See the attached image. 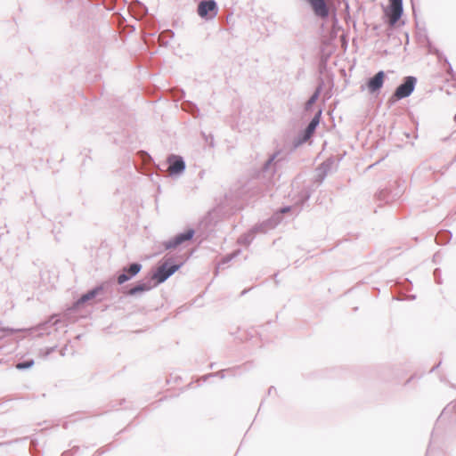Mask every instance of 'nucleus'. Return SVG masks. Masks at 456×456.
Segmentation results:
<instances>
[{"mask_svg": "<svg viewBox=\"0 0 456 456\" xmlns=\"http://www.w3.org/2000/svg\"><path fill=\"white\" fill-rule=\"evenodd\" d=\"M319 92L314 93V94L307 101L306 109L310 108L318 99Z\"/></svg>", "mask_w": 456, "mask_h": 456, "instance_id": "4468645a", "label": "nucleus"}, {"mask_svg": "<svg viewBox=\"0 0 456 456\" xmlns=\"http://www.w3.org/2000/svg\"><path fill=\"white\" fill-rule=\"evenodd\" d=\"M384 80H385V73L383 71H379L373 77H371L368 81V83H367L368 90L370 93H374V92L379 90L384 84Z\"/></svg>", "mask_w": 456, "mask_h": 456, "instance_id": "6e6552de", "label": "nucleus"}, {"mask_svg": "<svg viewBox=\"0 0 456 456\" xmlns=\"http://www.w3.org/2000/svg\"><path fill=\"white\" fill-rule=\"evenodd\" d=\"M167 162L169 164L168 167H167V172L171 175H178V174L182 173L185 168L184 162L182 159V158L179 156H175V155L169 156L167 158Z\"/></svg>", "mask_w": 456, "mask_h": 456, "instance_id": "20e7f679", "label": "nucleus"}, {"mask_svg": "<svg viewBox=\"0 0 456 456\" xmlns=\"http://www.w3.org/2000/svg\"><path fill=\"white\" fill-rule=\"evenodd\" d=\"M33 365H34V361L30 360V361H27V362H20V363L16 364V368L18 370H23V369L30 368Z\"/></svg>", "mask_w": 456, "mask_h": 456, "instance_id": "ddd939ff", "label": "nucleus"}, {"mask_svg": "<svg viewBox=\"0 0 456 456\" xmlns=\"http://www.w3.org/2000/svg\"><path fill=\"white\" fill-rule=\"evenodd\" d=\"M142 269L140 264H132L129 268H124L123 273L118 276V283L123 284L135 276Z\"/></svg>", "mask_w": 456, "mask_h": 456, "instance_id": "39448f33", "label": "nucleus"}, {"mask_svg": "<svg viewBox=\"0 0 456 456\" xmlns=\"http://www.w3.org/2000/svg\"><path fill=\"white\" fill-rule=\"evenodd\" d=\"M193 234H194L193 230H188L183 233L178 234L174 240L173 246L174 247L178 246L181 243H183V241L191 240L192 238Z\"/></svg>", "mask_w": 456, "mask_h": 456, "instance_id": "9b49d317", "label": "nucleus"}, {"mask_svg": "<svg viewBox=\"0 0 456 456\" xmlns=\"http://www.w3.org/2000/svg\"><path fill=\"white\" fill-rule=\"evenodd\" d=\"M315 15L321 18H326L329 15V8L324 0H306Z\"/></svg>", "mask_w": 456, "mask_h": 456, "instance_id": "0eeeda50", "label": "nucleus"}, {"mask_svg": "<svg viewBox=\"0 0 456 456\" xmlns=\"http://www.w3.org/2000/svg\"><path fill=\"white\" fill-rule=\"evenodd\" d=\"M178 265H168L167 263L160 265L156 273L152 275V279L157 281V283H161L165 281L170 275H172L177 269Z\"/></svg>", "mask_w": 456, "mask_h": 456, "instance_id": "7ed1b4c3", "label": "nucleus"}, {"mask_svg": "<svg viewBox=\"0 0 456 456\" xmlns=\"http://www.w3.org/2000/svg\"><path fill=\"white\" fill-rule=\"evenodd\" d=\"M216 3L212 0L202 1L198 6V13L200 17L206 18L208 14L209 17L216 15Z\"/></svg>", "mask_w": 456, "mask_h": 456, "instance_id": "423d86ee", "label": "nucleus"}, {"mask_svg": "<svg viewBox=\"0 0 456 456\" xmlns=\"http://www.w3.org/2000/svg\"><path fill=\"white\" fill-rule=\"evenodd\" d=\"M403 12L402 0H389V7L387 11L389 24L394 26L401 18Z\"/></svg>", "mask_w": 456, "mask_h": 456, "instance_id": "f03ea898", "label": "nucleus"}, {"mask_svg": "<svg viewBox=\"0 0 456 456\" xmlns=\"http://www.w3.org/2000/svg\"><path fill=\"white\" fill-rule=\"evenodd\" d=\"M151 289V286L147 285L146 283L139 284L132 289H130L127 292L128 295L134 296L139 292L147 291Z\"/></svg>", "mask_w": 456, "mask_h": 456, "instance_id": "f8f14e48", "label": "nucleus"}, {"mask_svg": "<svg viewBox=\"0 0 456 456\" xmlns=\"http://www.w3.org/2000/svg\"><path fill=\"white\" fill-rule=\"evenodd\" d=\"M321 110L314 116V118L312 119V121L310 122V124L308 125V126L306 127L305 129V140H307L309 139L313 134L314 133V130L316 128V126H318V124L320 123V118H321Z\"/></svg>", "mask_w": 456, "mask_h": 456, "instance_id": "1a4fd4ad", "label": "nucleus"}, {"mask_svg": "<svg viewBox=\"0 0 456 456\" xmlns=\"http://www.w3.org/2000/svg\"><path fill=\"white\" fill-rule=\"evenodd\" d=\"M99 292V289H93L87 293H86L85 295H83L75 304H74V307L75 308H78L80 307L83 304H85L86 301L88 300H91L93 299L94 297H95V296L98 294Z\"/></svg>", "mask_w": 456, "mask_h": 456, "instance_id": "9d476101", "label": "nucleus"}, {"mask_svg": "<svg viewBox=\"0 0 456 456\" xmlns=\"http://www.w3.org/2000/svg\"><path fill=\"white\" fill-rule=\"evenodd\" d=\"M416 85V78L414 77H407L403 84L400 85L392 97L390 102H395L403 98L408 97L414 90Z\"/></svg>", "mask_w": 456, "mask_h": 456, "instance_id": "f257e3e1", "label": "nucleus"}]
</instances>
